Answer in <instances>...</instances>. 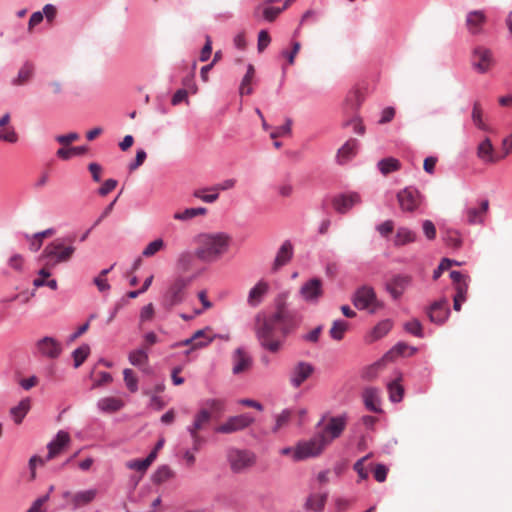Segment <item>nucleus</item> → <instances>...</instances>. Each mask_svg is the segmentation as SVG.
Masks as SVG:
<instances>
[{
    "label": "nucleus",
    "mask_w": 512,
    "mask_h": 512,
    "mask_svg": "<svg viewBox=\"0 0 512 512\" xmlns=\"http://www.w3.org/2000/svg\"><path fill=\"white\" fill-rule=\"evenodd\" d=\"M492 52L484 47H477L472 54V66L480 73H486L493 66Z\"/></svg>",
    "instance_id": "obj_13"
},
{
    "label": "nucleus",
    "mask_w": 512,
    "mask_h": 512,
    "mask_svg": "<svg viewBox=\"0 0 512 512\" xmlns=\"http://www.w3.org/2000/svg\"><path fill=\"white\" fill-rule=\"evenodd\" d=\"M146 157V152L143 149H139L136 153L134 162L130 163L128 166L129 170L132 172L138 169L144 163Z\"/></svg>",
    "instance_id": "obj_59"
},
{
    "label": "nucleus",
    "mask_w": 512,
    "mask_h": 512,
    "mask_svg": "<svg viewBox=\"0 0 512 512\" xmlns=\"http://www.w3.org/2000/svg\"><path fill=\"white\" fill-rule=\"evenodd\" d=\"M345 426L346 418L344 416L332 417L320 434H325L330 443L333 439L338 438L341 435Z\"/></svg>",
    "instance_id": "obj_19"
},
{
    "label": "nucleus",
    "mask_w": 512,
    "mask_h": 512,
    "mask_svg": "<svg viewBox=\"0 0 512 512\" xmlns=\"http://www.w3.org/2000/svg\"><path fill=\"white\" fill-rule=\"evenodd\" d=\"M254 77H255V68L252 64H249L247 67L246 74L244 75V77L241 81V84H240L239 92L241 95H249L253 92L251 84H252Z\"/></svg>",
    "instance_id": "obj_33"
},
{
    "label": "nucleus",
    "mask_w": 512,
    "mask_h": 512,
    "mask_svg": "<svg viewBox=\"0 0 512 512\" xmlns=\"http://www.w3.org/2000/svg\"><path fill=\"white\" fill-rule=\"evenodd\" d=\"M165 243L162 239L158 238L152 242H150L145 249L143 250L142 254L145 257H151L155 255L158 251L163 249Z\"/></svg>",
    "instance_id": "obj_49"
},
{
    "label": "nucleus",
    "mask_w": 512,
    "mask_h": 512,
    "mask_svg": "<svg viewBox=\"0 0 512 512\" xmlns=\"http://www.w3.org/2000/svg\"><path fill=\"white\" fill-rule=\"evenodd\" d=\"M191 280L188 278H177L170 286L166 294V301L169 306H175L182 303L185 299V291Z\"/></svg>",
    "instance_id": "obj_10"
},
{
    "label": "nucleus",
    "mask_w": 512,
    "mask_h": 512,
    "mask_svg": "<svg viewBox=\"0 0 512 512\" xmlns=\"http://www.w3.org/2000/svg\"><path fill=\"white\" fill-rule=\"evenodd\" d=\"M75 252V247L72 245H64V243L57 239L49 243L43 250L42 258L46 259V266L55 267L59 263L67 262L71 259Z\"/></svg>",
    "instance_id": "obj_3"
},
{
    "label": "nucleus",
    "mask_w": 512,
    "mask_h": 512,
    "mask_svg": "<svg viewBox=\"0 0 512 512\" xmlns=\"http://www.w3.org/2000/svg\"><path fill=\"white\" fill-rule=\"evenodd\" d=\"M0 141L8 143H16L18 141V135L13 127H4L0 129Z\"/></svg>",
    "instance_id": "obj_51"
},
{
    "label": "nucleus",
    "mask_w": 512,
    "mask_h": 512,
    "mask_svg": "<svg viewBox=\"0 0 512 512\" xmlns=\"http://www.w3.org/2000/svg\"><path fill=\"white\" fill-rule=\"evenodd\" d=\"M444 241L447 246L454 248V249L459 248L462 244V240H461L459 233L457 231H453V230H448L445 233Z\"/></svg>",
    "instance_id": "obj_48"
},
{
    "label": "nucleus",
    "mask_w": 512,
    "mask_h": 512,
    "mask_svg": "<svg viewBox=\"0 0 512 512\" xmlns=\"http://www.w3.org/2000/svg\"><path fill=\"white\" fill-rule=\"evenodd\" d=\"M300 317L279 304L276 311L269 315L256 316L255 334L260 345L272 353H277L284 339L300 325Z\"/></svg>",
    "instance_id": "obj_1"
},
{
    "label": "nucleus",
    "mask_w": 512,
    "mask_h": 512,
    "mask_svg": "<svg viewBox=\"0 0 512 512\" xmlns=\"http://www.w3.org/2000/svg\"><path fill=\"white\" fill-rule=\"evenodd\" d=\"M155 460V452H150V454L143 460H131L127 462L126 466L129 469L139 471L141 473H144L149 466L154 462Z\"/></svg>",
    "instance_id": "obj_36"
},
{
    "label": "nucleus",
    "mask_w": 512,
    "mask_h": 512,
    "mask_svg": "<svg viewBox=\"0 0 512 512\" xmlns=\"http://www.w3.org/2000/svg\"><path fill=\"white\" fill-rule=\"evenodd\" d=\"M34 73V66L31 63H25L19 70L17 77L13 80V84L20 86L28 82Z\"/></svg>",
    "instance_id": "obj_40"
},
{
    "label": "nucleus",
    "mask_w": 512,
    "mask_h": 512,
    "mask_svg": "<svg viewBox=\"0 0 512 512\" xmlns=\"http://www.w3.org/2000/svg\"><path fill=\"white\" fill-rule=\"evenodd\" d=\"M211 343V339L204 340L202 342H195V340H192V336L190 338H187L183 341L177 342L173 345V348H178L181 346H188L189 349L185 352L186 355H188L190 352L204 348L208 346Z\"/></svg>",
    "instance_id": "obj_41"
},
{
    "label": "nucleus",
    "mask_w": 512,
    "mask_h": 512,
    "mask_svg": "<svg viewBox=\"0 0 512 512\" xmlns=\"http://www.w3.org/2000/svg\"><path fill=\"white\" fill-rule=\"evenodd\" d=\"M227 460L234 473H242L254 466L256 456L249 450L230 448L227 452Z\"/></svg>",
    "instance_id": "obj_5"
},
{
    "label": "nucleus",
    "mask_w": 512,
    "mask_h": 512,
    "mask_svg": "<svg viewBox=\"0 0 512 512\" xmlns=\"http://www.w3.org/2000/svg\"><path fill=\"white\" fill-rule=\"evenodd\" d=\"M98 408L107 413H112L120 410L124 406V402L115 397H105L98 401Z\"/></svg>",
    "instance_id": "obj_31"
},
{
    "label": "nucleus",
    "mask_w": 512,
    "mask_h": 512,
    "mask_svg": "<svg viewBox=\"0 0 512 512\" xmlns=\"http://www.w3.org/2000/svg\"><path fill=\"white\" fill-rule=\"evenodd\" d=\"M396 110L394 107H386L382 113L378 123L383 125L391 122L395 116Z\"/></svg>",
    "instance_id": "obj_63"
},
{
    "label": "nucleus",
    "mask_w": 512,
    "mask_h": 512,
    "mask_svg": "<svg viewBox=\"0 0 512 512\" xmlns=\"http://www.w3.org/2000/svg\"><path fill=\"white\" fill-rule=\"evenodd\" d=\"M483 110L479 102H475L472 110V121L479 129L483 131H488L489 127L486 125L482 119Z\"/></svg>",
    "instance_id": "obj_44"
},
{
    "label": "nucleus",
    "mask_w": 512,
    "mask_h": 512,
    "mask_svg": "<svg viewBox=\"0 0 512 512\" xmlns=\"http://www.w3.org/2000/svg\"><path fill=\"white\" fill-rule=\"evenodd\" d=\"M49 266H44L40 271H39V276L34 279L33 281V285L35 287H41V286H44L45 285V281L46 279L50 276V271H49Z\"/></svg>",
    "instance_id": "obj_62"
},
{
    "label": "nucleus",
    "mask_w": 512,
    "mask_h": 512,
    "mask_svg": "<svg viewBox=\"0 0 512 512\" xmlns=\"http://www.w3.org/2000/svg\"><path fill=\"white\" fill-rule=\"evenodd\" d=\"M313 371L314 368L311 364L299 362L292 370L290 378L291 384L296 388L299 387L312 375Z\"/></svg>",
    "instance_id": "obj_20"
},
{
    "label": "nucleus",
    "mask_w": 512,
    "mask_h": 512,
    "mask_svg": "<svg viewBox=\"0 0 512 512\" xmlns=\"http://www.w3.org/2000/svg\"><path fill=\"white\" fill-rule=\"evenodd\" d=\"M489 208L488 200H483L480 207H470L467 209V222L469 224H479L484 221V216Z\"/></svg>",
    "instance_id": "obj_28"
},
{
    "label": "nucleus",
    "mask_w": 512,
    "mask_h": 512,
    "mask_svg": "<svg viewBox=\"0 0 512 512\" xmlns=\"http://www.w3.org/2000/svg\"><path fill=\"white\" fill-rule=\"evenodd\" d=\"M269 283L265 280L258 281L254 287H252L249 291L247 302L250 306L256 307L261 302L263 297L268 293L269 291Z\"/></svg>",
    "instance_id": "obj_23"
},
{
    "label": "nucleus",
    "mask_w": 512,
    "mask_h": 512,
    "mask_svg": "<svg viewBox=\"0 0 512 512\" xmlns=\"http://www.w3.org/2000/svg\"><path fill=\"white\" fill-rule=\"evenodd\" d=\"M124 382L131 392H136L138 389V379L132 369L126 368L123 371Z\"/></svg>",
    "instance_id": "obj_47"
},
{
    "label": "nucleus",
    "mask_w": 512,
    "mask_h": 512,
    "mask_svg": "<svg viewBox=\"0 0 512 512\" xmlns=\"http://www.w3.org/2000/svg\"><path fill=\"white\" fill-rule=\"evenodd\" d=\"M416 235L407 228H399L395 235L394 243L397 246L405 245L415 241Z\"/></svg>",
    "instance_id": "obj_42"
},
{
    "label": "nucleus",
    "mask_w": 512,
    "mask_h": 512,
    "mask_svg": "<svg viewBox=\"0 0 512 512\" xmlns=\"http://www.w3.org/2000/svg\"><path fill=\"white\" fill-rule=\"evenodd\" d=\"M449 314V303L446 299L434 302L428 310L430 321L439 325L447 320Z\"/></svg>",
    "instance_id": "obj_16"
},
{
    "label": "nucleus",
    "mask_w": 512,
    "mask_h": 512,
    "mask_svg": "<svg viewBox=\"0 0 512 512\" xmlns=\"http://www.w3.org/2000/svg\"><path fill=\"white\" fill-rule=\"evenodd\" d=\"M361 202L360 195L352 192L348 194H340L333 198L332 205L340 214H346L353 206Z\"/></svg>",
    "instance_id": "obj_15"
},
{
    "label": "nucleus",
    "mask_w": 512,
    "mask_h": 512,
    "mask_svg": "<svg viewBox=\"0 0 512 512\" xmlns=\"http://www.w3.org/2000/svg\"><path fill=\"white\" fill-rule=\"evenodd\" d=\"M477 156L485 163H495L502 157L495 154L493 145L489 138H485L477 148Z\"/></svg>",
    "instance_id": "obj_24"
},
{
    "label": "nucleus",
    "mask_w": 512,
    "mask_h": 512,
    "mask_svg": "<svg viewBox=\"0 0 512 512\" xmlns=\"http://www.w3.org/2000/svg\"><path fill=\"white\" fill-rule=\"evenodd\" d=\"M485 23L486 15L482 10L470 11L466 16V27L473 35L481 33Z\"/></svg>",
    "instance_id": "obj_22"
},
{
    "label": "nucleus",
    "mask_w": 512,
    "mask_h": 512,
    "mask_svg": "<svg viewBox=\"0 0 512 512\" xmlns=\"http://www.w3.org/2000/svg\"><path fill=\"white\" fill-rule=\"evenodd\" d=\"M388 468L383 464L375 465L373 476L377 482H384L386 480Z\"/></svg>",
    "instance_id": "obj_60"
},
{
    "label": "nucleus",
    "mask_w": 512,
    "mask_h": 512,
    "mask_svg": "<svg viewBox=\"0 0 512 512\" xmlns=\"http://www.w3.org/2000/svg\"><path fill=\"white\" fill-rule=\"evenodd\" d=\"M80 138L79 134L76 132H71L66 135H58L55 137V140L63 146H68L72 142L77 141Z\"/></svg>",
    "instance_id": "obj_57"
},
{
    "label": "nucleus",
    "mask_w": 512,
    "mask_h": 512,
    "mask_svg": "<svg viewBox=\"0 0 512 512\" xmlns=\"http://www.w3.org/2000/svg\"><path fill=\"white\" fill-rule=\"evenodd\" d=\"M397 199L401 210L405 212L415 211L421 202L419 192L411 187L401 190L397 194Z\"/></svg>",
    "instance_id": "obj_12"
},
{
    "label": "nucleus",
    "mask_w": 512,
    "mask_h": 512,
    "mask_svg": "<svg viewBox=\"0 0 512 512\" xmlns=\"http://www.w3.org/2000/svg\"><path fill=\"white\" fill-rule=\"evenodd\" d=\"M30 409V400L23 399L20 403L11 409V415L16 424H20Z\"/></svg>",
    "instance_id": "obj_35"
},
{
    "label": "nucleus",
    "mask_w": 512,
    "mask_h": 512,
    "mask_svg": "<svg viewBox=\"0 0 512 512\" xmlns=\"http://www.w3.org/2000/svg\"><path fill=\"white\" fill-rule=\"evenodd\" d=\"M35 350L41 356L55 359L61 354L62 346L55 338L46 336L35 343Z\"/></svg>",
    "instance_id": "obj_11"
},
{
    "label": "nucleus",
    "mask_w": 512,
    "mask_h": 512,
    "mask_svg": "<svg viewBox=\"0 0 512 512\" xmlns=\"http://www.w3.org/2000/svg\"><path fill=\"white\" fill-rule=\"evenodd\" d=\"M211 332L210 327H205L204 329L197 330L192 335V340H195V342H202L207 339H211V342L214 340L216 336H211L209 333Z\"/></svg>",
    "instance_id": "obj_55"
},
{
    "label": "nucleus",
    "mask_w": 512,
    "mask_h": 512,
    "mask_svg": "<svg viewBox=\"0 0 512 512\" xmlns=\"http://www.w3.org/2000/svg\"><path fill=\"white\" fill-rule=\"evenodd\" d=\"M353 304L357 309H367L370 312H375L378 308L376 294L371 287L363 286L359 288L353 297Z\"/></svg>",
    "instance_id": "obj_7"
},
{
    "label": "nucleus",
    "mask_w": 512,
    "mask_h": 512,
    "mask_svg": "<svg viewBox=\"0 0 512 512\" xmlns=\"http://www.w3.org/2000/svg\"><path fill=\"white\" fill-rule=\"evenodd\" d=\"M276 0H265L262 4L258 5L255 8V14L262 13V16L265 20L272 22L274 21L279 14L284 11L283 7H273L270 4L275 2Z\"/></svg>",
    "instance_id": "obj_26"
},
{
    "label": "nucleus",
    "mask_w": 512,
    "mask_h": 512,
    "mask_svg": "<svg viewBox=\"0 0 512 512\" xmlns=\"http://www.w3.org/2000/svg\"><path fill=\"white\" fill-rule=\"evenodd\" d=\"M329 444L325 434H317L308 441L299 442L293 451V458L296 461L310 457H316Z\"/></svg>",
    "instance_id": "obj_4"
},
{
    "label": "nucleus",
    "mask_w": 512,
    "mask_h": 512,
    "mask_svg": "<svg viewBox=\"0 0 512 512\" xmlns=\"http://www.w3.org/2000/svg\"><path fill=\"white\" fill-rule=\"evenodd\" d=\"M271 37L269 33L266 30H261L258 34V43H257V49L261 53L263 52L266 47L270 44Z\"/></svg>",
    "instance_id": "obj_54"
},
{
    "label": "nucleus",
    "mask_w": 512,
    "mask_h": 512,
    "mask_svg": "<svg viewBox=\"0 0 512 512\" xmlns=\"http://www.w3.org/2000/svg\"><path fill=\"white\" fill-rule=\"evenodd\" d=\"M195 256L204 263H214L224 255L230 244V237L223 233H202L196 239Z\"/></svg>",
    "instance_id": "obj_2"
},
{
    "label": "nucleus",
    "mask_w": 512,
    "mask_h": 512,
    "mask_svg": "<svg viewBox=\"0 0 512 512\" xmlns=\"http://www.w3.org/2000/svg\"><path fill=\"white\" fill-rule=\"evenodd\" d=\"M401 164L399 160L393 157H388L378 162V168L383 175L399 170Z\"/></svg>",
    "instance_id": "obj_39"
},
{
    "label": "nucleus",
    "mask_w": 512,
    "mask_h": 512,
    "mask_svg": "<svg viewBox=\"0 0 512 512\" xmlns=\"http://www.w3.org/2000/svg\"><path fill=\"white\" fill-rule=\"evenodd\" d=\"M129 362L136 367H142L148 363V353L146 348L133 350L128 356Z\"/></svg>",
    "instance_id": "obj_37"
},
{
    "label": "nucleus",
    "mask_w": 512,
    "mask_h": 512,
    "mask_svg": "<svg viewBox=\"0 0 512 512\" xmlns=\"http://www.w3.org/2000/svg\"><path fill=\"white\" fill-rule=\"evenodd\" d=\"M204 192L205 191L201 190V189L196 190L194 192V197L201 199L202 201H204L206 203H213L219 197V193L217 191H214V193H212V194H205Z\"/></svg>",
    "instance_id": "obj_58"
},
{
    "label": "nucleus",
    "mask_w": 512,
    "mask_h": 512,
    "mask_svg": "<svg viewBox=\"0 0 512 512\" xmlns=\"http://www.w3.org/2000/svg\"><path fill=\"white\" fill-rule=\"evenodd\" d=\"M292 121L291 119H287L285 124L279 127H276L271 133L270 137L272 139H276L281 136L289 135L291 133Z\"/></svg>",
    "instance_id": "obj_52"
},
{
    "label": "nucleus",
    "mask_w": 512,
    "mask_h": 512,
    "mask_svg": "<svg viewBox=\"0 0 512 512\" xmlns=\"http://www.w3.org/2000/svg\"><path fill=\"white\" fill-rule=\"evenodd\" d=\"M211 420V412L207 408H201L194 417L192 425L187 429L193 440V449L198 451L203 438L199 435V432L203 430Z\"/></svg>",
    "instance_id": "obj_6"
},
{
    "label": "nucleus",
    "mask_w": 512,
    "mask_h": 512,
    "mask_svg": "<svg viewBox=\"0 0 512 512\" xmlns=\"http://www.w3.org/2000/svg\"><path fill=\"white\" fill-rule=\"evenodd\" d=\"M389 397L392 402H400L404 395L403 387L398 383L397 380L391 382L388 385Z\"/></svg>",
    "instance_id": "obj_46"
},
{
    "label": "nucleus",
    "mask_w": 512,
    "mask_h": 512,
    "mask_svg": "<svg viewBox=\"0 0 512 512\" xmlns=\"http://www.w3.org/2000/svg\"><path fill=\"white\" fill-rule=\"evenodd\" d=\"M174 471L167 465L160 466L153 474V482L156 484H162L174 478Z\"/></svg>",
    "instance_id": "obj_38"
},
{
    "label": "nucleus",
    "mask_w": 512,
    "mask_h": 512,
    "mask_svg": "<svg viewBox=\"0 0 512 512\" xmlns=\"http://www.w3.org/2000/svg\"><path fill=\"white\" fill-rule=\"evenodd\" d=\"M404 328L407 332L417 337H422V325L417 319H412L405 323Z\"/></svg>",
    "instance_id": "obj_53"
},
{
    "label": "nucleus",
    "mask_w": 512,
    "mask_h": 512,
    "mask_svg": "<svg viewBox=\"0 0 512 512\" xmlns=\"http://www.w3.org/2000/svg\"><path fill=\"white\" fill-rule=\"evenodd\" d=\"M254 422L249 414H242L228 418L226 422L216 428L219 433L230 434L243 430Z\"/></svg>",
    "instance_id": "obj_9"
},
{
    "label": "nucleus",
    "mask_w": 512,
    "mask_h": 512,
    "mask_svg": "<svg viewBox=\"0 0 512 512\" xmlns=\"http://www.w3.org/2000/svg\"><path fill=\"white\" fill-rule=\"evenodd\" d=\"M8 265L14 271L22 272L23 267H24V258L19 254H15L9 258Z\"/></svg>",
    "instance_id": "obj_56"
},
{
    "label": "nucleus",
    "mask_w": 512,
    "mask_h": 512,
    "mask_svg": "<svg viewBox=\"0 0 512 512\" xmlns=\"http://www.w3.org/2000/svg\"><path fill=\"white\" fill-rule=\"evenodd\" d=\"M392 328V322L388 319L379 322L367 335L368 342H374L384 337Z\"/></svg>",
    "instance_id": "obj_30"
},
{
    "label": "nucleus",
    "mask_w": 512,
    "mask_h": 512,
    "mask_svg": "<svg viewBox=\"0 0 512 512\" xmlns=\"http://www.w3.org/2000/svg\"><path fill=\"white\" fill-rule=\"evenodd\" d=\"M348 329V323L342 320L334 321L332 327L329 331L330 336L337 341L343 339L346 331Z\"/></svg>",
    "instance_id": "obj_43"
},
{
    "label": "nucleus",
    "mask_w": 512,
    "mask_h": 512,
    "mask_svg": "<svg viewBox=\"0 0 512 512\" xmlns=\"http://www.w3.org/2000/svg\"><path fill=\"white\" fill-rule=\"evenodd\" d=\"M202 408H207L213 414L221 413L224 410V402L220 399H208Z\"/></svg>",
    "instance_id": "obj_50"
},
{
    "label": "nucleus",
    "mask_w": 512,
    "mask_h": 512,
    "mask_svg": "<svg viewBox=\"0 0 512 512\" xmlns=\"http://www.w3.org/2000/svg\"><path fill=\"white\" fill-rule=\"evenodd\" d=\"M291 413L288 410H284L281 414H279L276 418V425L274 427V431H278L282 427H284L290 419Z\"/></svg>",
    "instance_id": "obj_64"
},
{
    "label": "nucleus",
    "mask_w": 512,
    "mask_h": 512,
    "mask_svg": "<svg viewBox=\"0 0 512 512\" xmlns=\"http://www.w3.org/2000/svg\"><path fill=\"white\" fill-rule=\"evenodd\" d=\"M207 213V209L204 207L198 208H187L184 211H178L174 213L173 218L179 221H188L197 216H202Z\"/></svg>",
    "instance_id": "obj_34"
},
{
    "label": "nucleus",
    "mask_w": 512,
    "mask_h": 512,
    "mask_svg": "<svg viewBox=\"0 0 512 512\" xmlns=\"http://www.w3.org/2000/svg\"><path fill=\"white\" fill-rule=\"evenodd\" d=\"M252 357L243 348H237L232 354V373L239 375L250 370Z\"/></svg>",
    "instance_id": "obj_14"
},
{
    "label": "nucleus",
    "mask_w": 512,
    "mask_h": 512,
    "mask_svg": "<svg viewBox=\"0 0 512 512\" xmlns=\"http://www.w3.org/2000/svg\"><path fill=\"white\" fill-rule=\"evenodd\" d=\"M293 256V246L289 241H285L279 248L276 258L273 263V270H278L280 267L286 265Z\"/></svg>",
    "instance_id": "obj_25"
},
{
    "label": "nucleus",
    "mask_w": 512,
    "mask_h": 512,
    "mask_svg": "<svg viewBox=\"0 0 512 512\" xmlns=\"http://www.w3.org/2000/svg\"><path fill=\"white\" fill-rule=\"evenodd\" d=\"M358 150V142L356 139L348 140L337 153V161L340 164L346 163L353 158Z\"/></svg>",
    "instance_id": "obj_29"
},
{
    "label": "nucleus",
    "mask_w": 512,
    "mask_h": 512,
    "mask_svg": "<svg viewBox=\"0 0 512 512\" xmlns=\"http://www.w3.org/2000/svg\"><path fill=\"white\" fill-rule=\"evenodd\" d=\"M411 283L410 276L398 275L387 282L386 288L394 299H398Z\"/></svg>",
    "instance_id": "obj_21"
},
{
    "label": "nucleus",
    "mask_w": 512,
    "mask_h": 512,
    "mask_svg": "<svg viewBox=\"0 0 512 512\" xmlns=\"http://www.w3.org/2000/svg\"><path fill=\"white\" fill-rule=\"evenodd\" d=\"M70 443V435L63 431V430H60L55 439L52 440L47 448H48V455H47V460H51L53 458H55L56 456H58Z\"/></svg>",
    "instance_id": "obj_17"
},
{
    "label": "nucleus",
    "mask_w": 512,
    "mask_h": 512,
    "mask_svg": "<svg viewBox=\"0 0 512 512\" xmlns=\"http://www.w3.org/2000/svg\"><path fill=\"white\" fill-rule=\"evenodd\" d=\"M90 354V347L87 344L81 345L79 348L74 350L73 352V359H74V366L78 368L88 357Z\"/></svg>",
    "instance_id": "obj_45"
},
{
    "label": "nucleus",
    "mask_w": 512,
    "mask_h": 512,
    "mask_svg": "<svg viewBox=\"0 0 512 512\" xmlns=\"http://www.w3.org/2000/svg\"><path fill=\"white\" fill-rule=\"evenodd\" d=\"M326 500V493L311 494L306 501V508L314 512H320L323 510Z\"/></svg>",
    "instance_id": "obj_32"
},
{
    "label": "nucleus",
    "mask_w": 512,
    "mask_h": 512,
    "mask_svg": "<svg viewBox=\"0 0 512 512\" xmlns=\"http://www.w3.org/2000/svg\"><path fill=\"white\" fill-rule=\"evenodd\" d=\"M323 293V281L319 278L306 281L299 289V295L308 303H317Z\"/></svg>",
    "instance_id": "obj_8"
},
{
    "label": "nucleus",
    "mask_w": 512,
    "mask_h": 512,
    "mask_svg": "<svg viewBox=\"0 0 512 512\" xmlns=\"http://www.w3.org/2000/svg\"><path fill=\"white\" fill-rule=\"evenodd\" d=\"M363 399L367 409L372 412H381L379 390L376 388H366L363 392Z\"/></svg>",
    "instance_id": "obj_27"
},
{
    "label": "nucleus",
    "mask_w": 512,
    "mask_h": 512,
    "mask_svg": "<svg viewBox=\"0 0 512 512\" xmlns=\"http://www.w3.org/2000/svg\"><path fill=\"white\" fill-rule=\"evenodd\" d=\"M97 491L95 489L79 491L77 493H71L66 491L63 493V498L71 503L74 507H81L94 500Z\"/></svg>",
    "instance_id": "obj_18"
},
{
    "label": "nucleus",
    "mask_w": 512,
    "mask_h": 512,
    "mask_svg": "<svg viewBox=\"0 0 512 512\" xmlns=\"http://www.w3.org/2000/svg\"><path fill=\"white\" fill-rule=\"evenodd\" d=\"M206 42L200 52V61L205 62L207 61L212 53V40L209 35L206 36Z\"/></svg>",
    "instance_id": "obj_61"
}]
</instances>
